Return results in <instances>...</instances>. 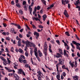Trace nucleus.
<instances>
[{
  "label": "nucleus",
  "instance_id": "e2e57ef3",
  "mask_svg": "<svg viewBox=\"0 0 80 80\" xmlns=\"http://www.w3.org/2000/svg\"><path fill=\"white\" fill-rule=\"evenodd\" d=\"M62 75L64 77H65L66 76V73H65V72H63L62 73Z\"/></svg>",
  "mask_w": 80,
  "mask_h": 80
},
{
  "label": "nucleus",
  "instance_id": "774afa93",
  "mask_svg": "<svg viewBox=\"0 0 80 80\" xmlns=\"http://www.w3.org/2000/svg\"><path fill=\"white\" fill-rule=\"evenodd\" d=\"M24 8H28V5L27 4H26L25 6H24Z\"/></svg>",
  "mask_w": 80,
  "mask_h": 80
},
{
  "label": "nucleus",
  "instance_id": "680f3d73",
  "mask_svg": "<svg viewBox=\"0 0 80 80\" xmlns=\"http://www.w3.org/2000/svg\"><path fill=\"white\" fill-rule=\"evenodd\" d=\"M23 28L22 29L20 30H19V32H21V33H22V32H23Z\"/></svg>",
  "mask_w": 80,
  "mask_h": 80
},
{
  "label": "nucleus",
  "instance_id": "79ce46f5",
  "mask_svg": "<svg viewBox=\"0 0 80 80\" xmlns=\"http://www.w3.org/2000/svg\"><path fill=\"white\" fill-rule=\"evenodd\" d=\"M40 8V6H38V7H37V10H40V8Z\"/></svg>",
  "mask_w": 80,
  "mask_h": 80
},
{
  "label": "nucleus",
  "instance_id": "a18cd8bd",
  "mask_svg": "<svg viewBox=\"0 0 80 80\" xmlns=\"http://www.w3.org/2000/svg\"><path fill=\"white\" fill-rule=\"evenodd\" d=\"M2 34L3 35H5V36L7 35V33L5 32H3Z\"/></svg>",
  "mask_w": 80,
  "mask_h": 80
},
{
  "label": "nucleus",
  "instance_id": "b1692460",
  "mask_svg": "<svg viewBox=\"0 0 80 80\" xmlns=\"http://www.w3.org/2000/svg\"><path fill=\"white\" fill-rule=\"evenodd\" d=\"M11 33H14V32H15V30H14V28H11Z\"/></svg>",
  "mask_w": 80,
  "mask_h": 80
},
{
  "label": "nucleus",
  "instance_id": "9b49d317",
  "mask_svg": "<svg viewBox=\"0 0 80 80\" xmlns=\"http://www.w3.org/2000/svg\"><path fill=\"white\" fill-rule=\"evenodd\" d=\"M56 54L57 55L58 58H59V57L62 58V55H61L59 53H58Z\"/></svg>",
  "mask_w": 80,
  "mask_h": 80
},
{
  "label": "nucleus",
  "instance_id": "de8ad7c7",
  "mask_svg": "<svg viewBox=\"0 0 80 80\" xmlns=\"http://www.w3.org/2000/svg\"><path fill=\"white\" fill-rule=\"evenodd\" d=\"M34 53H37V48H35L34 50Z\"/></svg>",
  "mask_w": 80,
  "mask_h": 80
},
{
  "label": "nucleus",
  "instance_id": "412c9836",
  "mask_svg": "<svg viewBox=\"0 0 80 80\" xmlns=\"http://www.w3.org/2000/svg\"><path fill=\"white\" fill-rule=\"evenodd\" d=\"M72 43H73V44H74V45H78V44H79V43H77V42L74 41H72Z\"/></svg>",
  "mask_w": 80,
  "mask_h": 80
},
{
  "label": "nucleus",
  "instance_id": "6e6d98bb",
  "mask_svg": "<svg viewBox=\"0 0 80 80\" xmlns=\"http://www.w3.org/2000/svg\"><path fill=\"white\" fill-rule=\"evenodd\" d=\"M34 3V2H32L31 4V6H31V7H33Z\"/></svg>",
  "mask_w": 80,
  "mask_h": 80
},
{
  "label": "nucleus",
  "instance_id": "f8f14e48",
  "mask_svg": "<svg viewBox=\"0 0 80 80\" xmlns=\"http://www.w3.org/2000/svg\"><path fill=\"white\" fill-rule=\"evenodd\" d=\"M47 15L46 14H44L42 16V18L43 20H44V21H45V20L46 19V18H47Z\"/></svg>",
  "mask_w": 80,
  "mask_h": 80
},
{
  "label": "nucleus",
  "instance_id": "a211bd4d",
  "mask_svg": "<svg viewBox=\"0 0 80 80\" xmlns=\"http://www.w3.org/2000/svg\"><path fill=\"white\" fill-rule=\"evenodd\" d=\"M64 55H65V56H66V57H68V54H67V51L65 50H64Z\"/></svg>",
  "mask_w": 80,
  "mask_h": 80
},
{
  "label": "nucleus",
  "instance_id": "dca6fc26",
  "mask_svg": "<svg viewBox=\"0 0 80 80\" xmlns=\"http://www.w3.org/2000/svg\"><path fill=\"white\" fill-rule=\"evenodd\" d=\"M21 41H18V47H22V44L20 42Z\"/></svg>",
  "mask_w": 80,
  "mask_h": 80
},
{
  "label": "nucleus",
  "instance_id": "ea45409f",
  "mask_svg": "<svg viewBox=\"0 0 80 80\" xmlns=\"http://www.w3.org/2000/svg\"><path fill=\"white\" fill-rule=\"evenodd\" d=\"M14 50V48H13V47H12L11 48V52H14V51H13Z\"/></svg>",
  "mask_w": 80,
  "mask_h": 80
},
{
  "label": "nucleus",
  "instance_id": "1a4fd4ad",
  "mask_svg": "<svg viewBox=\"0 0 80 80\" xmlns=\"http://www.w3.org/2000/svg\"><path fill=\"white\" fill-rule=\"evenodd\" d=\"M38 52H39V57H42V56H43V54H42V52H41L39 50L38 51Z\"/></svg>",
  "mask_w": 80,
  "mask_h": 80
},
{
  "label": "nucleus",
  "instance_id": "09e8293b",
  "mask_svg": "<svg viewBox=\"0 0 80 80\" xmlns=\"http://www.w3.org/2000/svg\"><path fill=\"white\" fill-rule=\"evenodd\" d=\"M7 60H8V64H9V63H10V62H11V61H10V60H9V59L8 58H7Z\"/></svg>",
  "mask_w": 80,
  "mask_h": 80
},
{
  "label": "nucleus",
  "instance_id": "3c124183",
  "mask_svg": "<svg viewBox=\"0 0 80 80\" xmlns=\"http://www.w3.org/2000/svg\"><path fill=\"white\" fill-rule=\"evenodd\" d=\"M34 54L35 56L37 57H38V54H37V52H34Z\"/></svg>",
  "mask_w": 80,
  "mask_h": 80
},
{
  "label": "nucleus",
  "instance_id": "473e14b6",
  "mask_svg": "<svg viewBox=\"0 0 80 80\" xmlns=\"http://www.w3.org/2000/svg\"><path fill=\"white\" fill-rule=\"evenodd\" d=\"M16 6L18 7V8H20V5L19 3H18L16 4Z\"/></svg>",
  "mask_w": 80,
  "mask_h": 80
},
{
  "label": "nucleus",
  "instance_id": "cd10ccee",
  "mask_svg": "<svg viewBox=\"0 0 80 80\" xmlns=\"http://www.w3.org/2000/svg\"><path fill=\"white\" fill-rule=\"evenodd\" d=\"M23 60H22V58H19V61L20 62H21V63H23Z\"/></svg>",
  "mask_w": 80,
  "mask_h": 80
},
{
  "label": "nucleus",
  "instance_id": "338daca9",
  "mask_svg": "<svg viewBox=\"0 0 80 80\" xmlns=\"http://www.w3.org/2000/svg\"><path fill=\"white\" fill-rule=\"evenodd\" d=\"M11 3L12 4V5H14V4H15V3L14 2V1H12L11 2Z\"/></svg>",
  "mask_w": 80,
  "mask_h": 80
},
{
  "label": "nucleus",
  "instance_id": "6ab92c4d",
  "mask_svg": "<svg viewBox=\"0 0 80 80\" xmlns=\"http://www.w3.org/2000/svg\"><path fill=\"white\" fill-rule=\"evenodd\" d=\"M58 50L59 53L61 54V55H63V52H62V50L60 48H59Z\"/></svg>",
  "mask_w": 80,
  "mask_h": 80
},
{
  "label": "nucleus",
  "instance_id": "4c0bfd02",
  "mask_svg": "<svg viewBox=\"0 0 80 80\" xmlns=\"http://www.w3.org/2000/svg\"><path fill=\"white\" fill-rule=\"evenodd\" d=\"M19 13L21 15H22L23 14V11L22 10H19Z\"/></svg>",
  "mask_w": 80,
  "mask_h": 80
},
{
  "label": "nucleus",
  "instance_id": "f3484780",
  "mask_svg": "<svg viewBox=\"0 0 80 80\" xmlns=\"http://www.w3.org/2000/svg\"><path fill=\"white\" fill-rule=\"evenodd\" d=\"M34 34V35H36V37H39V33L37 32H35Z\"/></svg>",
  "mask_w": 80,
  "mask_h": 80
},
{
  "label": "nucleus",
  "instance_id": "ddd939ff",
  "mask_svg": "<svg viewBox=\"0 0 80 80\" xmlns=\"http://www.w3.org/2000/svg\"><path fill=\"white\" fill-rule=\"evenodd\" d=\"M37 73L38 74V76H42V75H43V73H42L40 71L38 72Z\"/></svg>",
  "mask_w": 80,
  "mask_h": 80
},
{
  "label": "nucleus",
  "instance_id": "423d86ee",
  "mask_svg": "<svg viewBox=\"0 0 80 80\" xmlns=\"http://www.w3.org/2000/svg\"><path fill=\"white\" fill-rule=\"evenodd\" d=\"M29 9H28V10H29V11L30 12V14H31V15H32V8H31V6H29Z\"/></svg>",
  "mask_w": 80,
  "mask_h": 80
},
{
  "label": "nucleus",
  "instance_id": "9d476101",
  "mask_svg": "<svg viewBox=\"0 0 80 80\" xmlns=\"http://www.w3.org/2000/svg\"><path fill=\"white\" fill-rule=\"evenodd\" d=\"M14 68L16 69H17V67H18V64L17 62H15L14 63Z\"/></svg>",
  "mask_w": 80,
  "mask_h": 80
},
{
  "label": "nucleus",
  "instance_id": "4468645a",
  "mask_svg": "<svg viewBox=\"0 0 80 80\" xmlns=\"http://www.w3.org/2000/svg\"><path fill=\"white\" fill-rule=\"evenodd\" d=\"M3 64L4 65L7 66V64H8V61H4L3 62Z\"/></svg>",
  "mask_w": 80,
  "mask_h": 80
},
{
  "label": "nucleus",
  "instance_id": "bb28decb",
  "mask_svg": "<svg viewBox=\"0 0 80 80\" xmlns=\"http://www.w3.org/2000/svg\"><path fill=\"white\" fill-rule=\"evenodd\" d=\"M41 1L42 2V3H43V4H44V5H46V1H45L44 0H41Z\"/></svg>",
  "mask_w": 80,
  "mask_h": 80
},
{
  "label": "nucleus",
  "instance_id": "a19ab883",
  "mask_svg": "<svg viewBox=\"0 0 80 80\" xmlns=\"http://www.w3.org/2000/svg\"><path fill=\"white\" fill-rule=\"evenodd\" d=\"M71 45L72 46V48H73V49H75V47H74V46H73V44H72V43H71Z\"/></svg>",
  "mask_w": 80,
  "mask_h": 80
},
{
  "label": "nucleus",
  "instance_id": "2f4dec72",
  "mask_svg": "<svg viewBox=\"0 0 80 80\" xmlns=\"http://www.w3.org/2000/svg\"><path fill=\"white\" fill-rule=\"evenodd\" d=\"M31 44L32 47H35V44H34L33 43H31Z\"/></svg>",
  "mask_w": 80,
  "mask_h": 80
},
{
  "label": "nucleus",
  "instance_id": "4d7b16f0",
  "mask_svg": "<svg viewBox=\"0 0 80 80\" xmlns=\"http://www.w3.org/2000/svg\"><path fill=\"white\" fill-rule=\"evenodd\" d=\"M39 27L40 28H43V26H42V25L39 26Z\"/></svg>",
  "mask_w": 80,
  "mask_h": 80
},
{
  "label": "nucleus",
  "instance_id": "c756f323",
  "mask_svg": "<svg viewBox=\"0 0 80 80\" xmlns=\"http://www.w3.org/2000/svg\"><path fill=\"white\" fill-rule=\"evenodd\" d=\"M23 62L24 63L27 64V60L24 59L23 60Z\"/></svg>",
  "mask_w": 80,
  "mask_h": 80
},
{
  "label": "nucleus",
  "instance_id": "c85d7f7f",
  "mask_svg": "<svg viewBox=\"0 0 80 80\" xmlns=\"http://www.w3.org/2000/svg\"><path fill=\"white\" fill-rule=\"evenodd\" d=\"M65 33L66 34V35H67V36H70V35L69 34V33H68V32H65Z\"/></svg>",
  "mask_w": 80,
  "mask_h": 80
},
{
  "label": "nucleus",
  "instance_id": "5fc2aeb1",
  "mask_svg": "<svg viewBox=\"0 0 80 80\" xmlns=\"http://www.w3.org/2000/svg\"><path fill=\"white\" fill-rule=\"evenodd\" d=\"M42 69L44 73H46L47 72H46V71H45V69H44V68H42Z\"/></svg>",
  "mask_w": 80,
  "mask_h": 80
},
{
  "label": "nucleus",
  "instance_id": "052dcab7",
  "mask_svg": "<svg viewBox=\"0 0 80 80\" xmlns=\"http://www.w3.org/2000/svg\"><path fill=\"white\" fill-rule=\"evenodd\" d=\"M33 53V50H31L30 51V53L31 54V55L32 56V54Z\"/></svg>",
  "mask_w": 80,
  "mask_h": 80
},
{
  "label": "nucleus",
  "instance_id": "2eb2a0df",
  "mask_svg": "<svg viewBox=\"0 0 80 80\" xmlns=\"http://www.w3.org/2000/svg\"><path fill=\"white\" fill-rule=\"evenodd\" d=\"M72 78L73 79H75L74 80H78V77L77 76H75L74 77H73Z\"/></svg>",
  "mask_w": 80,
  "mask_h": 80
},
{
  "label": "nucleus",
  "instance_id": "7ed1b4c3",
  "mask_svg": "<svg viewBox=\"0 0 80 80\" xmlns=\"http://www.w3.org/2000/svg\"><path fill=\"white\" fill-rule=\"evenodd\" d=\"M62 5H65L66 3V4H68V3H69V1L68 0H62Z\"/></svg>",
  "mask_w": 80,
  "mask_h": 80
},
{
  "label": "nucleus",
  "instance_id": "20e7f679",
  "mask_svg": "<svg viewBox=\"0 0 80 80\" xmlns=\"http://www.w3.org/2000/svg\"><path fill=\"white\" fill-rule=\"evenodd\" d=\"M64 14L66 18H68V17H69V15H68V13L67 12V10H64Z\"/></svg>",
  "mask_w": 80,
  "mask_h": 80
},
{
  "label": "nucleus",
  "instance_id": "5701e85b",
  "mask_svg": "<svg viewBox=\"0 0 80 80\" xmlns=\"http://www.w3.org/2000/svg\"><path fill=\"white\" fill-rule=\"evenodd\" d=\"M20 58H21V59H22V58H23V59H25V57L22 55H21Z\"/></svg>",
  "mask_w": 80,
  "mask_h": 80
},
{
  "label": "nucleus",
  "instance_id": "7c9ffc66",
  "mask_svg": "<svg viewBox=\"0 0 80 80\" xmlns=\"http://www.w3.org/2000/svg\"><path fill=\"white\" fill-rule=\"evenodd\" d=\"M16 40H18V41H21V39H20V38H18V36H17L16 38Z\"/></svg>",
  "mask_w": 80,
  "mask_h": 80
},
{
  "label": "nucleus",
  "instance_id": "37998d69",
  "mask_svg": "<svg viewBox=\"0 0 80 80\" xmlns=\"http://www.w3.org/2000/svg\"><path fill=\"white\" fill-rule=\"evenodd\" d=\"M62 69H65L66 68H65V65H63L62 66Z\"/></svg>",
  "mask_w": 80,
  "mask_h": 80
},
{
  "label": "nucleus",
  "instance_id": "aec40b11",
  "mask_svg": "<svg viewBox=\"0 0 80 80\" xmlns=\"http://www.w3.org/2000/svg\"><path fill=\"white\" fill-rule=\"evenodd\" d=\"M80 46V44L79 43V44H78L77 45L76 48L78 50H80V48L79 46Z\"/></svg>",
  "mask_w": 80,
  "mask_h": 80
},
{
  "label": "nucleus",
  "instance_id": "58836bf2",
  "mask_svg": "<svg viewBox=\"0 0 80 80\" xmlns=\"http://www.w3.org/2000/svg\"><path fill=\"white\" fill-rule=\"evenodd\" d=\"M6 39L7 40H8V41H9L10 40V38L9 37H6Z\"/></svg>",
  "mask_w": 80,
  "mask_h": 80
},
{
  "label": "nucleus",
  "instance_id": "e433bc0d",
  "mask_svg": "<svg viewBox=\"0 0 80 80\" xmlns=\"http://www.w3.org/2000/svg\"><path fill=\"white\" fill-rule=\"evenodd\" d=\"M38 80H42V78H41L40 76H38Z\"/></svg>",
  "mask_w": 80,
  "mask_h": 80
},
{
  "label": "nucleus",
  "instance_id": "69168bd1",
  "mask_svg": "<svg viewBox=\"0 0 80 80\" xmlns=\"http://www.w3.org/2000/svg\"><path fill=\"white\" fill-rule=\"evenodd\" d=\"M25 67H26V68H28V67L29 66H28V64H27L25 65Z\"/></svg>",
  "mask_w": 80,
  "mask_h": 80
},
{
  "label": "nucleus",
  "instance_id": "603ef678",
  "mask_svg": "<svg viewBox=\"0 0 80 80\" xmlns=\"http://www.w3.org/2000/svg\"><path fill=\"white\" fill-rule=\"evenodd\" d=\"M56 42L59 45H60V41L59 40H56Z\"/></svg>",
  "mask_w": 80,
  "mask_h": 80
},
{
  "label": "nucleus",
  "instance_id": "f03ea898",
  "mask_svg": "<svg viewBox=\"0 0 80 80\" xmlns=\"http://www.w3.org/2000/svg\"><path fill=\"white\" fill-rule=\"evenodd\" d=\"M19 71H18V73L20 75V74H22V75H23L24 76H25L26 75L25 74V73L24 71H23V70L21 69H20L18 70Z\"/></svg>",
  "mask_w": 80,
  "mask_h": 80
},
{
  "label": "nucleus",
  "instance_id": "6e6552de",
  "mask_svg": "<svg viewBox=\"0 0 80 80\" xmlns=\"http://www.w3.org/2000/svg\"><path fill=\"white\" fill-rule=\"evenodd\" d=\"M62 59H58L59 62L60 63L61 65H63L64 63H63H63H62Z\"/></svg>",
  "mask_w": 80,
  "mask_h": 80
},
{
  "label": "nucleus",
  "instance_id": "864d4df0",
  "mask_svg": "<svg viewBox=\"0 0 80 80\" xmlns=\"http://www.w3.org/2000/svg\"><path fill=\"white\" fill-rule=\"evenodd\" d=\"M32 25L33 28H34L35 29V28H36V27H35V25H34L33 24H32Z\"/></svg>",
  "mask_w": 80,
  "mask_h": 80
},
{
  "label": "nucleus",
  "instance_id": "f257e3e1",
  "mask_svg": "<svg viewBox=\"0 0 80 80\" xmlns=\"http://www.w3.org/2000/svg\"><path fill=\"white\" fill-rule=\"evenodd\" d=\"M48 48V46H47V42H45L44 43V49L43 53L44 54L45 57H47L48 53L47 52V48Z\"/></svg>",
  "mask_w": 80,
  "mask_h": 80
},
{
  "label": "nucleus",
  "instance_id": "0eeeda50",
  "mask_svg": "<svg viewBox=\"0 0 80 80\" xmlns=\"http://www.w3.org/2000/svg\"><path fill=\"white\" fill-rule=\"evenodd\" d=\"M60 64V62L58 63H57V64L56 65V66L57 67V71L58 72V65Z\"/></svg>",
  "mask_w": 80,
  "mask_h": 80
},
{
  "label": "nucleus",
  "instance_id": "bf43d9fd",
  "mask_svg": "<svg viewBox=\"0 0 80 80\" xmlns=\"http://www.w3.org/2000/svg\"><path fill=\"white\" fill-rule=\"evenodd\" d=\"M3 25L4 27H7V24L5 23H3Z\"/></svg>",
  "mask_w": 80,
  "mask_h": 80
},
{
  "label": "nucleus",
  "instance_id": "72a5a7b5",
  "mask_svg": "<svg viewBox=\"0 0 80 80\" xmlns=\"http://www.w3.org/2000/svg\"><path fill=\"white\" fill-rule=\"evenodd\" d=\"M58 80L60 78V76L59 75V74H58V75H57L56 76Z\"/></svg>",
  "mask_w": 80,
  "mask_h": 80
},
{
  "label": "nucleus",
  "instance_id": "49530a36",
  "mask_svg": "<svg viewBox=\"0 0 80 80\" xmlns=\"http://www.w3.org/2000/svg\"><path fill=\"white\" fill-rule=\"evenodd\" d=\"M19 37L20 38H23V36H22V34H19Z\"/></svg>",
  "mask_w": 80,
  "mask_h": 80
},
{
  "label": "nucleus",
  "instance_id": "a878e982",
  "mask_svg": "<svg viewBox=\"0 0 80 80\" xmlns=\"http://www.w3.org/2000/svg\"><path fill=\"white\" fill-rule=\"evenodd\" d=\"M36 12H37V8L36 7V8L34 9V10L33 12V15H34V14H35L36 13Z\"/></svg>",
  "mask_w": 80,
  "mask_h": 80
},
{
  "label": "nucleus",
  "instance_id": "39448f33",
  "mask_svg": "<svg viewBox=\"0 0 80 80\" xmlns=\"http://www.w3.org/2000/svg\"><path fill=\"white\" fill-rule=\"evenodd\" d=\"M26 47H28L31 44V42L29 41H26Z\"/></svg>",
  "mask_w": 80,
  "mask_h": 80
},
{
  "label": "nucleus",
  "instance_id": "4be33fe9",
  "mask_svg": "<svg viewBox=\"0 0 80 80\" xmlns=\"http://www.w3.org/2000/svg\"><path fill=\"white\" fill-rule=\"evenodd\" d=\"M18 51H19V52H20V53H22V54H23V50H22V49H19L18 50Z\"/></svg>",
  "mask_w": 80,
  "mask_h": 80
},
{
  "label": "nucleus",
  "instance_id": "0e129e2a",
  "mask_svg": "<svg viewBox=\"0 0 80 80\" xmlns=\"http://www.w3.org/2000/svg\"><path fill=\"white\" fill-rule=\"evenodd\" d=\"M40 13H41V14H42V13H43V9H42L40 11Z\"/></svg>",
  "mask_w": 80,
  "mask_h": 80
},
{
  "label": "nucleus",
  "instance_id": "f704fd0d",
  "mask_svg": "<svg viewBox=\"0 0 80 80\" xmlns=\"http://www.w3.org/2000/svg\"><path fill=\"white\" fill-rule=\"evenodd\" d=\"M25 55L26 57H28V53L27 52V51H26L25 53Z\"/></svg>",
  "mask_w": 80,
  "mask_h": 80
},
{
  "label": "nucleus",
  "instance_id": "8fccbe9b",
  "mask_svg": "<svg viewBox=\"0 0 80 80\" xmlns=\"http://www.w3.org/2000/svg\"><path fill=\"white\" fill-rule=\"evenodd\" d=\"M75 67H76L77 66V61H75Z\"/></svg>",
  "mask_w": 80,
  "mask_h": 80
},
{
  "label": "nucleus",
  "instance_id": "393cba45",
  "mask_svg": "<svg viewBox=\"0 0 80 80\" xmlns=\"http://www.w3.org/2000/svg\"><path fill=\"white\" fill-rule=\"evenodd\" d=\"M74 63V62L70 63V64L71 66L72 67V68H73V67H74V64H73Z\"/></svg>",
  "mask_w": 80,
  "mask_h": 80
},
{
  "label": "nucleus",
  "instance_id": "c03bdc74",
  "mask_svg": "<svg viewBox=\"0 0 80 80\" xmlns=\"http://www.w3.org/2000/svg\"><path fill=\"white\" fill-rule=\"evenodd\" d=\"M75 35L76 38H77L78 39V40H80V38H79V37H78V36H77V34H75Z\"/></svg>",
  "mask_w": 80,
  "mask_h": 80
},
{
  "label": "nucleus",
  "instance_id": "13d9d810",
  "mask_svg": "<svg viewBox=\"0 0 80 80\" xmlns=\"http://www.w3.org/2000/svg\"><path fill=\"white\" fill-rule=\"evenodd\" d=\"M69 49H70V47L68 46L67 47L66 49L68 50Z\"/></svg>",
  "mask_w": 80,
  "mask_h": 80
},
{
  "label": "nucleus",
  "instance_id": "c9c22d12",
  "mask_svg": "<svg viewBox=\"0 0 80 80\" xmlns=\"http://www.w3.org/2000/svg\"><path fill=\"white\" fill-rule=\"evenodd\" d=\"M17 27L18 28V29H21V27L20 26V25L18 24Z\"/></svg>",
  "mask_w": 80,
  "mask_h": 80
}]
</instances>
